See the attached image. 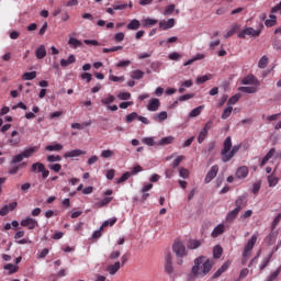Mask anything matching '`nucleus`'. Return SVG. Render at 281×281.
<instances>
[{"label": "nucleus", "mask_w": 281, "mask_h": 281, "mask_svg": "<svg viewBox=\"0 0 281 281\" xmlns=\"http://www.w3.org/2000/svg\"><path fill=\"white\" fill-rule=\"evenodd\" d=\"M169 60H179L181 58V54L175 52V53H170L168 56Z\"/></svg>", "instance_id": "61"}, {"label": "nucleus", "mask_w": 281, "mask_h": 281, "mask_svg": "<svg viewBox=\"0 0 281 281\" xmlns=\"http://www.w3.org/2000/svg\"><path fill=\"white\" fill-rule=\"evenodd\" d=\"M49 170H53V172H58L59 170H63V166L60 164H53L48 165Z\"/></svg>", "instance_id": "54"}, {"label": "nucleus", "mask_w": 281, "mask_h": 281, "mask_svg": "<svg viewBox=\"0 0 281 281\" xmlns=\"http://www.w3.org/2000/svg\"><path fill=\"white\" fill-rule=\"evenodd\" d=\"M183 159H186V156H178L171 165L172 168H179V165L181 164V161H183Z\"/></svg>", "instance_id": "51"}, {"label": "nucleus", "mask_w": 281, "mask_h": 281, "mask_svg": "<svg viewBox=\"0 0 281 281\" xmlns=\"http://www.w3.org/2000/svg\"><path fill=\"white\" fill-rule=\"evenodd\" d=\"M113 102H115V97L113 94H109L108 98L101 100V103L104 106H109V104H113Z\"/></svg>", "instance_id": "36"}, {"label": "nucleus", "mask_w": 281, "mask_h": 281, "mask_svg": "<svg viewBox=\"0 0 281 281\" xmlns=\"http://www.w3.org/2000/svg\"><path fill=\"white\" fill-rule=\"evenodd\" d=\"M217 175H218V165H214L213 167H211L210 171L206 173L205 183H211V181H214Z\"/></svg>", "instance_id": "7"}, {"label": "nucleus", "mask_w": 281, "mask_h": 281, "mask_svg": "<svg viewBox=\"0 0 281 281\" xmlns=\"http://www.w3.org/2000/svg\"><path fill=\"white\" fill-rule=\"evenodd\" d=\"M123 49L122 46H114L112 48H103V54H110V52H120Z\"/></svg>", "instance_id": "57"}, {"label": "nucleus", "mask_w": 281, "mask_h": 281, "mask_svg": "<svg viewBox=\"0 0 281 281\" xmlns=\"http://www.w3.org/2000/svg\"><path fill=\"white\" fill-rule=\"evenodd\" d=\"M165 120H168V112H166V111H162L153 116L154 122H165Z\"/></svg>", "instance_id": "20"}, {"label": "nucleus", "mask_w": 281, "mask_h": 281, "mask_svg": "<svg viewBox=\"0 0 281 281\" xmlns=\"http://www.w3.org/2000/svg\"><path fill=\"white\" fill-rule=\"evenodd\" d=\"M262 30H265V24L260 23L259 29L255 30L254 27H246L240 33H238V38H247V36H251L252 38H258L260 34H262Z\"/></svg>", "instance_id": "3"}, {"label": "nucleus", "mask_w": 281, "mask_h": 281, "mask_svg": "<svg viewBox=\"0 0 281 281\" xmlns=\"http://www.w3.org/2000/svg\"><path fill=\"white\" fill-rule=\"evenodd\" d=\"M278 23V18L273 14L269 15V20L265 21L266 27H273V25H277Z\"/></svg>", "instance_id": "21"}, {"label": "nucleus", "mask_w": 281, "mask_h": 281, "mask_svg": "<svg viewBox=\"0 0 281 281\" xmlns=\"http://www.w3.org/2000/svg\"><path fill=\"white\" fill-rule=\"evenodd\" d=\"M138 27H142V23H139L138 20H132V21L127 24V30H137Z\"/></svg>", "instance_id": "37"}, {"label": "nucleus", "mask_w": 281, "mask_h": 281, "mask_svg": "<svg viewBox=\"0 0 281 281\" xmlns=\"http://www.w3.org/2000/svg\"><path fill=\"white\" fill-rule=\"evenodd\" d=\"M233 111H234V108L232 105H227V108L222 113V120H227V117L232 115Z\"/></svg>", "instance_id": "39"}, {"label": "nucleus", "mask_w": 281, "mask_h": 281, "mask_svg": "<svg viewBox=\"0 0 281 281\" xmlns=\"http://www.w3.org/2000/svg\"><path fill=\"white\" fill-rule=\"evenodd\" d=\"M172 142H175V137L172 136H166L162 137L159 143L157 144V146H168V144H172Z\"/></svg>", "instance_id": "26"}, {"label": "nucleus", "mask_w": 281, "mask_h": 281, "mask_svg": "<svg viewBox=\"0 0 281 281\" xmlns=\"http://www.w3.org/2000/svg\"><path fill=\"white\" fill-rule=\"evenodd\" d=\"M83 43L85 45H92L94 47H98L100 45V42H98V40H85Z\"/></svg>", "instance_id": "60"}, {"label": "nucleus", "mask_w": 281, "mask_h": 281, "mask_svg": "<svg viewBox=\"0 0 281 281\" xmlns=\"http://www.w3.org/2000/svg\"><path fill=\"white\" fill-rule=\"evenodd\" d=\"M239 100H240V94H235L228 100L227 104L228 106H232V104H236V102H238Z\"/></svg>", "instance_id": "53"}, {"label": "nucleus", "mask_w": 281, "mask_h": 281, "mask_svg": "<svg viewBox=\"0 0 281 281\" xmlns=\"http://www.w3.org/2000/svg\"><path fill=\"white\" fill-rule=\"evenodd\" d=\"M256 243H258V236L252 235L244 247V258H249V256H251V250L254 249V247H256Z\"/></svg>", "instance_id": "5"}, {"label": "nucleus", "mask_w": 281, "mask_h": 281, "mask_svg": "<svg viewBox=\"0 0 281 281\" xmlns=\"http://www.w3.org/2000/svg\"><path fill=\"white\" fill-rule=\"evenodd\" d=\"M241 85H254L255 87H260V80H258L254 75H248L243 78Z\"/></svg>", "instance_id": "9"}, {"label": "nucleus", "mask_w": 281, "mask_h": 281, "mask_svg": "<svg viewBox=\"0 0 281 281\" xmlns=\"http://www.w3.org/2000/svg\"><path fill=\"white\" fill-rule=\"evenodd\" d=\"M221 256H223V247L215 246L213 248V258H215V260H218V258H221Z\"/></svg>", "instance_id": "33"}, {"label": "nucleus", "mask_w": 281, "mask_h": 281, "mask_svg": "<svg viewBox=\"0 0 281 281\" xmlns=\"http://www.w3.org/2000/svg\"><path fill=\"white\" fill-rule=\"evenodd\" d=\"M280 178L273 175L268 176L269 188H276L277 183H279Z\"/></svg>", "instance_id": "28"}, {"label": "nucleus", "mask_w": 281, "mask_h": 281, "mask_svg": "<svg viewBox=\"0 0 281 281\" xmlns=\"http://www.w3.org/2000/svg\"><path fill=\"white\" fill-rule=\"evenodd\" d=\"M139 114H137V112H132L131 114H127L125 116V122L126 124H131L134 122V120H138Z\"/></svg>", "instance_id": "32"}, {"label": "nucleus", "mask_w": 281, "mask_h": 281, "mask_svg": "<svg viewBox=\"0 0 281 281\" xmlns=\"http://www.w3.org/2000/svg\"><path fill=\"white\" fill-rule=\"evenodd\" d=\"M205 139H207V132H205L204 130H202V131L199 133V136H198V144L204 143Z\"/></svg>", "instance_id": "44"}, {"label": "nucleus", "mask_w": 281, "mask_h": 281, "mask_svg": "<svg viewBox=\"0 0 281 281\" xmlns=\"http://www.w3.org/2000/svg\"><path fill=\"white\" fill-rule=\"evenodd\" d=\"M239 30L238 24H234L224 35V38H231V36H234Z\"/></svg>", "instance_id": "27"}, {"label": "nucleus", "mask_w": 281, "mask_h": 281, "mask_svg": "<svg viewBox=\"0 0 281 281\" xmlns=\"http://www.w3.org/2000/svg\"><path fill=\"white\" fill-rule=\"evenodd\" d=\"M207 80H210V77L204 75V76H199L195 79V82H196V85H203V83L207 82Z\"/></svg>", "instance_id": "47"}, {"label": "nucleus", "mask_w": 281, "mask_h": 281, "mask_svg": "<svg viewBox=\"0 0 281 281\" xmlns=\"http://www.w3.org/2000/svg\"><path fill=\"white\" fill-rule=\"evenodd\" d=\"M157 23H159V21H157L156 19H145V25H147L148 27H153V25H157Z\"/></svg>", "instance_id": "52"}, {"label": "nucleus", "mask_w": 281, "mask_h": 281, "mask_svg": "<svg viewBox=\"0 0 281 281\" xmlns=\"http://www.w3.org/2000/svg\"><path fill=\"white\" fill-rule=\"evenodd\" d=\"M45 150H48L49 153L59 151V150H63V145L61 144L47 145L45 147Z\"/></svg>", "instance_id": "35"}, {"label": "nucleus", "mask_w": 281, "mask_h": 281, "mask_svg": "<svg viewBox=\"0 0 281 281\" xmlns=\"http://www.w3.org/2000/svg\"><path fill=\"white\" fill-rule=\"evenodd\" d=\"M36 78V71L24 72L22 76V80H34Z\"/></svg>", "instance_id": "43"}, {"label": "nucleus", "mask_w": 281, "mask_h": 281, "mask_svg": "<svg viewBox=\"0 0 281 281\" xmlns=\"http://www.w3.org/2000/svg\"><path fill=\"white\" fill-rule=\"evenodd\" d=\"M280 221H281V213H279V214L274 217V220H273V222H272V225H271L272 232H273V229H276V227H278V224L280 223Z\"/></svg>", "instance_id": "55"}, {"label": "nucleus", "mask_w": 281, "mask_h": 281, "mask_svg": "<svg viewBox=\"0 0 281 281\" xmlns=\"http://www.w3.org/2000/svg\"><path fill=\"white\" fill-rule=\"evenodd\" d=\"M160 30H171V27H175V19H169L168 21L162 20L159 22Z\"/></svg>", "instance_id": "13"}, {"label": "nucleus", "mask_w": 281, "mask_h": 281, "mask_svg": "<svg viewBox=\"0 0 281 281\" xmlns=\"http://www.w3.org/2000/svg\"><path fill=\"white\" fill-rule=\"evenodd\" d=\"M143 144H146V146H157V143H155V139H153V137L143 138Z\"/></svg>", "instance_id": "50"}, {"label": "nucleus", "mask_w": 281, "mask_h": 281, "mask_svg": "<svg viewBox=\"0 0 281 281\" xmlns=\"http://www.w3.org/2000/svg\"><path fill=\"white\" fill-rule=\"evenodd\" d=\"M36 150H38V147H30V148L25 149L24 151H22V157H24V159H27V158L32 157V155L34 153H36Z\"/></svg>", "instance_id": "25"}, {"label": "nucleus", "mask_w": 281, "mask_h": 281, "mask_svg": "<svg viewBox=\"0 0 281 281\" xmlns=\"http://www.w3.org/2000/svg\"><path fill=\"white\" fill-rule=\"evenodd\" d=\"M173 254H176L178 261L177 265H183V257L188 254L186 252V246L181 241H175L172 246Z\"/></svg>", "instance_id": "4"}, {"label": "nucleus", "mask_w": 281, "mask_h": 281, "mask_svg": "<svg viewBox=\"0 0 281 281\" xmlns=\"http://www.w3.org/2000/svg\"><path fill=\"white\" fill-rule=\"evenodd\" d=\"M238 214H240V211H238L236 209L228 212L226 215V223H232L233 221H236V218H238Z\"/></svg>", "instance_id": "17"}, {"label": "nucleus", "mask_w": 281, "mask_h": 281, "mask_svg": "<svg viewBox=\"0 0 281 281\" xmlns=\"http://www.w3.org/2000/svg\"><path fill=\"white\" fill-rule=\"evenodd\" d=\"M177 8V5L175 4H169L165 8V11H164V15L165 16H170V14H172L175 12V9Z\"/></svg>", "instance_id": "42"}, {"label": "nucleus", "mask_w": 281, "mask_h": 281, "mask_svg": "<svg viewBox=\"0 0 281 281\" xmlns=\"http://www.w3.org/2000/svg\"><path fill=\"white\" fill-rule=\"evenodd\" d=\"M131 177V172L126 171L121 176V178L117 179L116 183H124V181H128Z\"/></svg>", "instance_id": "46"}, {"label": "nucleus", "mask_w": 281, "mask_h": 281, "mask_svg": "<svg viewBox=\"0 0 281 281\" xmlns=\"http://www.w3.org/2000/svg\"><path fill=\"white\" fill-rule=\"evenodd\" d=\"M273 157H276V148L272 147V148L267 153V155L262 158V160H261V162H260L261 168L265 167V166H267V162L269 161V159H271V158H273Z\"/></svg>", "instance_id": "15"}, {"label": "nucleus", "mask_w": 281, "mask_h": 281, "mask_svg": "<svg viewBox=\"0 0 281 281\" xmlns=\"http://www.w3.org/2000/svg\"><path fill=\"white\" fill-rule=\"evenodd\" d=\"M179 175L182 179H188V177H190V170H188L186 168H180Z\"/></svg>", "instance_id": "49"}, {"label": "nucleus", "mask_w": 281, "mask_h": 281, "mask_svg": "<svg viewBox=\"0 0 281 281\" xmlns=\"http://www.w3.org/2000/svg\"><path fill=\"white\" fill-rule=\"evenodd\" d=\"M21 226L27 227V229H36L38 222L32 217H26L25 220H22Z\"/></svg>", "instance_id": "8"}, {"label": "nucleus", "mask_w": 281, "mask_h": 281, "mask_svg": "<svg viewBox=\"0 0 281 281\" xmlns=\"http://www.w3.org/2000/svg\"><path fill=\"white\" fill-rule=\"evenodd\" d=\"M68 45H71L76 49L78 47H82V42L76 37H70L68 41Z\"/></svg>", "instance_id": "31"}, {"label": "nucleus", "mask_w": 281, "mask_h": 281, "mask_svg": "<svg viewBox=\"0 0 281 281\" xmlns=\"http://www.w3.org/2000/svg\"><path fill=\"white\" fill-rule=\"evenodd\" d=\"M119 100H131V93L130 92H121L117 94Z\"/></svg>", "instance_id": "59"}, {"label": "nucleus", "mask_w": 281, "mask_h": 281, "mask_svg": "<svg viewBox=\"0 0 281 281\" xmlns=\"http://www.w3.org/2000/svg\"><path fill=\"white\" fill-rule=\"evenodd\" d=\"M165 271L170 276V273H173L175 268L172 267V263H165Z\"/></svg>", "instance_id": "63"}, {"label": "nucleus", "mask_w": 281, "mask_h": 281, "mask_svg": "<svg viewBox=\"0 0 281 281\" xmlns=\"http://www.w3.org/2000/svg\"><path fill=\"white\" fill-rule=\"evenodd\" d=\"M23 159H25L24 156H23V154H19V155H16V156L13 157L12 164H21V161H22Z\"/></svg>", "instance_id": "62"}, {"label": "nucleus", "mask_w": 281, "mask_h": 281, "mask_svg": "<svg viewBox=\"0 0 281 281\" xmlns=\"http://www.w3.org/2000/svg\"><path fill=\"white\" fill-rule=\"evenodd\" d=\"M120 256H122V252H120V250H114L110 254L109 258L110 260H117Z\"/></svg>", "instance_id": "56"}, {"label": "nucleus", "mask_w": 281, "mask_h": 281, "mask_svg": "<svg viewBox=\"0 0 281 281\" xmlns=\"http://www.w3.org/2000/svg\"><path fill=\"white\" fill-rule=\"evenodd\" d=\"M271 258H273V252H271L270 255H268L266 259H263V261L259 266L260 271H265V269L269 267V263L271 262Z\"/></svg>", "instance_id": "24"}, {"label": "nucleus", "mask_w": 281, "mask_h": 281, "mask_svg": "<svg viewBox=\"0 0 281 281\" xmlns=\"http://www.w3.org/2000/svg\"><path fill=\"white\" fill-rule=\"evenodd\" d=\"M105 177H106V179H109V181H113V179H115V170L114 169H109L106 171Z\"/></svg>", "instance_id": "58"}, {"label": "nucleus", "mask_w": 281, "mask_h": 281, "mask_svg": "<svg viewBox=\"0 0 281 281\" xmlns=\"http://www.w3.org/2000/svg\"><path fill=\"white\" fill-rule=\"evenodd\" d=\"M111 201H113V198H104L103 200L97 202L95 205L98 207H104V206L109 205V203H111Z\"/></svg>", "instance_id": "40"}, {"label": "nucleus", "mask_w": 281, "mask_h": 281, "mask_svg": "<svg viewBox=\"0 0 281 281\" xmlns=\"http://www.w3.org/2000/svg\"><path fill=\"white\" fill-rule=\"evenodd\" d=\"M221 234H225V224H218L212 232L211 236L213 238H218Z\"/></svg>", "instance_id": "16"}, {"label": "nucleus", "mask_w": 281, "mask_h": 281, "mask_svg": "<svg viewBox=\"0 0 281 281\" xmlns=\"http://www.w3.org/2000/svg\"><path fill=\"white\" fill-rule=\"evenodd\" d=\"M267 65H269V57L267 55H263L258 63L259 69H267Z\"/></svg>", "instance_id": "30"}, {"label": "nucleus", "mask_w": 281, "mask_h": 281, "mask_svg": "<svg viewBox=\"0 0 281 281\" xmlns=\"http://www.w3.org/2000/svg\"><path fill=\"white\" fill-rule=\"evenodd\" d=\"M35 56L38 60H43L45 56H47V50L45 49V45H41L36 50H35Z\"/></svg>", "instance_id": "18"}, {"label": "nucleus", "mask_w": 281, "mask_h": 281, "mask_svg": "<svg viewBox=\"0 0 281 281\" xmlns=\"http://www.w3.org/2000/svg\"><path fill=\"white\" fill-rule=\"evenodd\" d=\"M214 126V121H207L202 131H204L205 133H210V131H212V127Z\"/></svg>", "instance_id": "48"}, {"label": "nucleus", "mask_w": 281, "mask_h": 281, "mask_svg": "<svg viewBox=\"0 0 281 281\" xmlns=\"http://www.w3.org/2000/svg\"><path fill=\"white\" fill-rule=\"evenodd\" d=\"M249 175V168L247 166H241L236 171L237 179H245Z\"/></svg>", "instance_id": "14"}, {"label": "nucleus", "mask_w": 281, "mask_h": 281, "mask_svg": "<svg viewBox=\"0 0 281 281\" xmlns=\"http://www.w3.org/2000/svg\"><path fill=\"white\" fill-rule=\"evenodd\" d=\"M115 156V151L111 149H104L101 151V157L102 159H111V157Z\"/></svg>", "instance_id": "34"}, {"label": "nucleus", "mask_w": 281, "mask_h": 281, "mask_svg": "<svg viewBox=\"0 0 281 281\" xmlns=\"http://www.w3.org/2000/svg\"><path fill=\"white\" fill-rule=\"evenodd\" d=\"M247 205V203H245V198L239 196L236 201H235V210H237V212H240V210H243V207H245Z\"/></svg>", "instance_id": "23"}, {"label": "nucleus", "mask_w": 281, "mask_h": 281, "mask_svg": "<svg viewBox=\"0 0 281 281\" xmlns=\"http://www.w3.org/2000/svg\"><path fill=\"white\" fill-rule=\"evenodd\" d=\"M32 172H42V179H47L49 177V170L45 168V165L43 162H34L31 166Z\"/></svg>", "instance_id": "6"}, {"label": "nucleus", "mask_w": 281, "mask_h": 281, "mask_svg": "<svg viewBox=\"0 0 281 281\" xmlns=\"http://www.w3.org/2000/svg\"><path fill=\"white\" fill-rule=\"evenodd\" d=\"M159 106H161V102L159 101V99L153 98L147 104V110L151 112L159 111Z\"/></svg>", "instance_id": "10"}, {"label": "nucleus", "mask_w": 281, "mask_h": 281, "mask_svg": "<svg viewBox=\"0 0 281 281\" xmlns=\"http://www.w3.org/2000/svg\"><path fill=\"white\" fill-rule=\"evenodd\" d=\"M131 78L133 80H142L144 78V71L136 69L131 72Z\"/></svg>", "instance_id": "29"}, {"label": "nucleus", "mask_w": 281, "mask_h": 281, "mask_svg": "<svg viewBox=\"0 0 281 281\" xmlns=\"http://www.w3.org/2000/svg\"><path fill=\"white\" fill-rule=\"evenodd\" d=\"M212 260L207 259V257H198L191 269L190 278H205V276L212 271Z\"/></svg>", "instance_id": "1"}, {"label": "nucleus", "mask_w": 281, "mask_h": 281, "mask_svg": "<svg viewBox=\"0 0 281 281\" xmlns=\"http://www.w3.org/2000/svg\"><path fill=\"white\" fill-rule=\"evenodd\" d=\"M201 247V241L196 239H191L188 244V249H199Z\"/></svg>", "instance_id": "41"}, {"label": "nucleus", "mask_w": 281, "mask_h": 281, "mask_svg": "<svg viewBox=\"0 0 281 281\" xmlns=\"http://www.w3.org/2000/svg\"><path fill=\"white\" fill-rule=\"evenodd\" d=\"M122 268V263L120 261L114 262L113 265H109L106 267V271L110 276H115L117 271Z\"/></svg>", "instance_id": "12"}, {"label": "nucleus", "mask_w": 281, "mask_h": 281, "mask_svg": "<svg viewBox=\"0 0 281 281\" xmlns=\"http://www.w3.org/2000/svg\"><path fill=\"white\" fill-rule=\"evenodd\" d=\"M201 111H203V105H200V106L193 109L190 112L189 117H199L201 115Z\"/></svg>", "instance_id": "38"}, {"label": "nucleus", "mask_w": 281, "mask_h": 281, "mask_svg": "<svg viewBox=\"0 0 281 281\" xmlns=\"http://www.w3.org/2000/svg\"><path fill=\"white\" fill-rule=\"evenodd\" d=\"M114 41H115L116 43H122V41H124V33H122V32L116 33V34L114 35Z\"/></svg>", "instance_id": "64"}, {"label": "nucleus", "mask_w": 281, "mask_h": 281, "mask_svg": "<svg viewBox=\"0 0 281 281\" xmlns=\"http://www.w3.org/2000/svg\"><path fill=\"white\" fill-rule=\"evenodd\" d=\"M239 150V145L232 146V136L226 137L223 143V148L221 150L222 161L224 164H227V161H232V159H234V157L236 156V153H238Z\"/></svg>", "instance_id": "2"}, {"label": "nucleus", "mask_w": 281, "mask_h": 281, "mask_svg": "<svg viewBox=\"0 0 281 281\" xmlns=\"http://www.w3.org/2000/svg\"><path fill=\"white\" fill-rule=\"evenodd\" d=\"M238 91H241V93H258V86L239 87Z\"/></svg>", "instance_id": "19"}, {"label": "nucleus", "mask_w": 281, "mask_h": 281, "mask_svg": "<svg viewBox=\"0 0 281 281\" xmlns=\"http://www.w3.org/2000/svg\"><path fill=\"white\" fill-rule=\"evenodd\" d=\"M74 63H76V56L75 55H70L68 57V59H61L60 60V65L63 67H69V65H74Z\"/></svg>", "instance_id": "22"}, {"label": "nucleus", "mask_w": 281, "mask_h": 281, "mask_svg": "<svg viewBox=\"0 0 281 281\" xmlns=\"http://www.w3.org/2000/svg\"><path fill=\"white\" fill-rule=\"evenodd\" d=\"M80 155H87V151L82 149H72L70 151H67L64 154L65 159L74 158V157H80Z\"/></svg>", "instance_id": "11"}, {"label": "nucleus", "mask_w": 281, "mask_h": 281, "mask_svg": "<svg viewBox=\"0 0 281 281\" xmlns=\"http://www.w3.org/2000/svg\"><path fill=\"white\" fill-rule=\"evenodd\" d=\"M47 161L49 162V164H55V161H63V157H60V156H54V155H49V156H47Z\"/></svg>", "instance_id": "45"}]
</instances>
